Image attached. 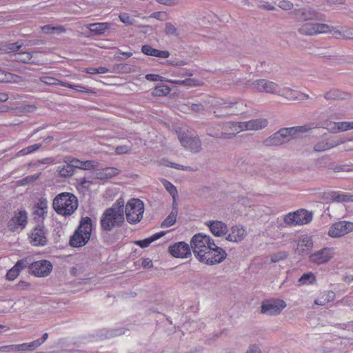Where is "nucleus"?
<instances>
[{
  "instance_id": "46",
  "label": "nucleus",
  "mask_w": 353,
  "mask_h": 353,
  "mask_svg": "<svg viewBox=\"0 0 353 353\" xmlns=\"http://www.w3.org/2000/svg\"><path fill=\"white\" fill-rule=\"evenodd\" d=\"M63 162H70V165L72 166V169H74V170L75 168L82 170L83 161H81L78 159L66 157L64 158Z\"/></svg>"
},
{
  "instance_id": "34",
  "label": "nucleus",
  "mask_w": 353,
  "mask_h": 353,
  "mask_svg": "<svg viewBox=\"0 0 353 353\" xmlns=\"http://www.w3.org/2000/svg\"><path fill=\"white\" fill-rule=\"evenodd\" d=\"M112 71L120 74H129L135 72L136 70L133 65L128 63H117L114 65Z\"/></svg>"
},
{
  "instance_id": "50",
  "label": "nucleus",
  "mask_w": 353,
  "mask_h": 353,
  "mask_svg": "<svg viewBox=\"0 0 353 353\" xmlns=\"http://www.w3.org/2000/svg\"><path fill=\"white\" fill-rule=\"evenodd\" d=\"M338 140H342L343 142L341 144L343 145L342 152H349L353 150V139H345L344 138H337Z\"/></svg>"
},
{
  "instance_id": "43",
  "label": "nucleus",
  "mask_w": 353,
  "mask_h": 353,
  "mask_svg": "<svg viewBox=\"0 0 353 353\" xmlns=\"http://www.w3.org/2000/svg\"><path fill=\"white\" fill-rule=\"evenodd\" d=\"M170 92V89L167 85H159L157 86L153 92L152 94L156 97L165 96Z\"/></svg>"
},
{
  "instance_id": "13",
  "label": "nucleus",
  "mask_w": 353,
  "mask_h": 353,
  "mask_svg": "<svg viewBox=\"0 0 353 353\" xmlns=\"http://www.w3.org/2000/svg\"><path fill=\"white\" fill-rule=\"evenodd\" d=\"M353 231V222L341 221L333 223L327 232L332 238H339Z\"/></svg>"
},
{
  "instance_id": "63",
  "label": "nucleus",
  "mask_w": 353,
  "mask_h": 353,
  "mask_svg": "<svg viewBox=\"0 0 353 353\" xmlns=\"http://www.w3.org/2000/svg\"><path fill=\"white\" fill-rule=\"evenodd\" d=\"M40 173L35 174L32 176H28L21 181H19L21 185H25L31 182H33L39 179Z\"/></svg>"
},
{
  "instance_id": "57",
  "label": "nucleus",
  "mask_w": 353,
  "mask_h": 353,
  "mask_svg": "<svg viewBox=\"0 0 353 353\" xmlns=\"http://www.w3.org/2000/svg\"><path fill=\"white\" fill-rule=\"evenodd\" d=\"M119 17L121 22H123L125 24L129 25V26H133L136 23L135 19L131 18L126 13L120 14Z\"/></svg>"
},
{
  "instance_id": "24",
  "label": "nucleus",
  "mask_w": 353,
  "mask_h": 353,
  "mask_svg": "<svg viewBox=\"0 0 353 353\" xmlns=\"http://www.w3.org/2000/svg\"><path fill=\"white\" fill-rule=\"evenodd\" d=\"M343 141L338 140L336 137H328L319 141L314 145L315 152H324L340 145Z\"/></svg>"
},
{
  "instance_id": "53",
  "label": "nucleus",
  "mask_w": 353,
  "mask_h": 353,
  "mask_svg": "<svg viewBox=\"0 0 353 353\" xmlns=\"http://www.w3.org/2000/svg\"><path fill=\"white\" fill-rule=\"evenodd\" d=\"M22 47L21 44L19 42L8 43L4 46L3 50L6 52H14L18 51Z\"/></svg>"
},
{
  "instance_id": "27",
  "label": "nucleus",
  "mask_w": 353,
  "mask_h": 353,
  "mask_svg": "<svg viewBox=\"0 0 353 353\" xmlns=\"http://www.w3.org/2000/svg\"><path fill=\"white\" fill-rule=\"evenodd\" d=\"M313 247V241L307 235L302 236L297 241L296 251L299 254H303L309 252Z\"/></svg>"
},
{
  "instance_id": "18",
  "label": "nucleus",
  "mask_w": 353,
  "mask_h": 353,
  "mask_svg": "<svg viewBox=\"0 0 353 353\" xmlns=\"http://www.w3.org/2000/svg\"><path fill=\"white\" fill-rule=\"evenodd\" d=\"M334 256V249L332 248H323L312 254L309 256L311 263L316 265H321L327 263Z\"/></svg>"
},
{
  "instance_id": "5",
  "label": "nucleus",
  "mask_w": 353,
  "mask_h": 353,
  "mask_svg": "<svg viewBox=\"0 0 353 353\" xmlns=\"http://www.w3.org/2000/svg\"><path fill=\"white\" fill-rule=\"evenodd\" d=\"M236 102H231L223 99H219L213 102L212 108L215 117L219 119H226L230 115L236 114L234 110L236 108Z\"/></svg>"
},
{
  "instance_id": "36",
  "label": "nucleus",
  "mask_w": 353,
  "mask_h": 353,
  "mask_svg": "<svg viewBox=\"0 0 353 353\" xmlns=\"http://www.w3.org/2000/svg\"><path fill=\"white\" fill-rule=\"evenodd\" d=\"M64 163V165H60L57 168L59 175L64 178L72 176L74 173V170L72 169L70 162Z\"/></svg>"
},
{
  "instance_id": "2",
  "label": "nucleus",
  "mask_w": 353,
  "mask_h": 353,
  "mask_svg": "<svg viewBox=\"0 0 353 353\" xmlns=\"http://www.w3.org/2000/svg\"><path fill=\"white\" fill-rule=\"evenodd\" d=\"M53 208L59 214L71 215L78 207V200L72 193L63 192L58 194L53 201Z\"/></svg>"
},
{
  "instance_id": "37",
  "label": "nucleus",
  "mask_w": 353,
  "mask_h": 353,
  "mask_svg": "<svg viewBox=\"0 0 353 353\" xmlns=\"http://www.w3.org/2000/svg\"><path fill=\"white\" fill-rule=\"evenodd\" d=\"M164 234H165V232H163L156 233L148 239L135 241V244L140 246L142 248H145L148 247L151 243L159 239V238L163 236Z\"/></svg>"
},
{
  "instance_id": "32",
  "label": "nucleus",
  "mask_w": 353,
  "mask_h": 353,
  "mask_svg": "<svg viewBox=\"0 0 353 353\" xmlns=\"http://www.w3.org/2000/svg\"><path fill=\"white\" fill-rule=\"evenodd\" d=\"M48 207V205L47 199L45 198L39 199L34 207V215L39 218H43L45 214H47Z\"/></svg>"
},
{
  "instance_id": "20",
  "label": "nucleus",
  "mask_w": 353,
  "mask_h": 353,
  "mask_svg": "<svg viewBox=\"0 0 353 353\" xmlns=\"http://www.w3.org/2000/svg\"><path fill=\"white\" fill-rule=\"evenodd\" d=\"M52 270V263L47 260H40L32 263L30 266V272L37 276H46Z\"/></svg>"
},
{
  "instance_id": "40",
  "label": "nucleus",
  "mask_w": 353,
  "mask_h": 353,
  "mask_svg": "<svg viewBox=\"0 0 353 353\" xmlns=\"http://www.w3.org/2000/svg\"><path fill=\"white\" fill-rule=\"evenodd\" d=\"M33 52H20L14 54V60L16 61L28 63L33 57Z\"/></svg>"
},
{
  "instance_id": "9",
  "label": "nucleus",
  "mask_w": 353,
  "mask_h": 353,
  "mask_svg": "<svg viewBox=\"0 0 353 353\" xmlns=\"http://www.w3.org/2000/svg\"><path fill=\"white\" fill-rule=\"evenodd\" d=\"M296 132L295 128H282L265 139L264 143L268 146L281 145L289 142Z\"/></svg>"
},
{
  "instance_id": "61",
  "label": "nucleus",
  "mask_w": 353,
  "mask_h": 353,
  "mask_svg": "<svg viewBox=\"0 0 353 353\" xmlns=\"http://www.w3.org/2000/svg\"><path fill=\"white\" fill-rule=\"evenodd\" d=\"M182 85H185L188 87H196L201 85V83L199 81L194 79H186L183 80Z\"/></svg>"
},
{
  "instance_id": "44",
  "label": "nucleus",
  "mask_w": 353,
  "mask_h": 353,
  "mask_svg": "<svg viewBox=\"0 0 353 353\" xmlns=\"http://www.w3.org/2000/svg\"><path fill=\"white\" fill-rule=\"evenodd\" d=\"M41 144H34V145L28 146V147L21 150L20 151H19L18 153L17 154V156L19 157V156H23V155L30 154L32 152H34V151L39 150L41 148Z\"/></svg>"
},
{
  "instance_id": "47",
  "label": "nucleus",
  "mask_w": 353,
  "mask_h": 353,
  "mask_svg": "<svg viewBox=\"0 0 353 353\" xmlns=\"http://www.w3.org/2000/svg\"><path fill=\"white\" fill-rule=\"evenodd\" d=\"M185 106H188L190 109H191L194 112H201L204 110V105L201 103H191L188 105L181 104L180 105L181 110H184L185 109Z\"/></svg>"
},
{
  "instance_id": "26",
  "label": "nucleus",
  "mask_w": 353,
  "mask_h": 353,
  "mask_svg": "<svg viewBox=\"0 0 353 353\" xmlns=\"http://www.w3.org/2000/svg\"><path fill=\"white\" fill-rule=\"evenodd\" d=\"M323 97L327 101L347 100L351 98V95L347 92L336 88H332L325 92L323 94Z\"/></svg>"
},
{
  "instance_id": "60",
  "label": "nucleus",
  "mask_w": 353,
  "mask_h": 353,
  "mask_svg": "<svg viewBox=\"0 0 353 353\" xmlns=\"http://www.w3.org/2000/svg\"><path fill=\"white\" fill-rule=\"evenodd\" d=\"M328 31L326 32L327 33L332 34L334 35L336 38H342L341 31L342 28L341 27L340 28H334L333 26H330L328 25Z\"/></svg>"
},
{
  "instance_id": "16",
  "label": "nucleus",
  "mask_w": 353,
  "mask_h": 353,
  "mask_svg": "<svg viewBox=\"0 0 353 353\" xmlns=\"http://www.w3.org/2000/svg\"><path fill=\"white\" fill-rule=\"evenodd\" d=\"M328 25L323 23H305L299 28V32L303 35L313 36L319 34H326Z\"/></svg>"
},
{
  "instance_id": "33",
  "label": "nucleus",
  "mask_w": 353,
  "mask_h": 353,
  "mask_svg": "<svg viewBox=\"0 0 353 353\" xmlns=\"http://www.w3.org/2000/svg\"><path fill=\"white\" fill-rule=\"evenodd\" d=\"M21 81V77L10 72H6L0 70V82L1 83H19Z\"/></svg>"
},
{
  "instance_id": "58",
  "label": "nucleus",
  "mask_w": 353,
  "mask_h": 353,
  "mask_svg": "<svg viewBox=\"0 0 353 353\" xmlns=\"http://www.w3.org/2000/svg\"><path fill=\"white\" fill-rule=\"evenodd\" d=\"M277 5L285 10H290L293 8V3L290 0H279Z\"/></svg>"
},
{
  "instance_id": "48",
  "label": "nucleus",
  "mask_w": 353,
  "mask_h": 353,
  "mask_svg": "<svg viewBox=\"0 0 353 353\" xmlns=\"http://www.w3.org/2000/svg\"><path fill=\"white\" fill-rule=\"evenodd\" d=\"M124 205L125 202L123 199H118L116 203L110 209L113 210L114 212L124 215Z\"/></svg>"
},
{
  "instance_id": "17",
  "label": "nucleus",
  "mask_w": 353,
  "mask_h": 353,
  "mask_svg": "<svg viewBox=\"0 0 353 353\" xmlns=\"http://www.w3.org/2000/svg\"><path fill=\"white\" fill-rule=\"evenodd\" d=\"M287 306L286 303L281 299H272L263 302L261 312L268 315H277Z\"/></svg>"
},
{
  "instance_id": "12",
  "label": "nucleus",
  "mask_w": 353,
  "mask_h": 353,
  "mask_svg": "<svg viewBox=\"0 0 353 353\" xmlns=\"http://www.w3.org/2000/svg\"><path fill=\"white\" fill-rule=\"evenodd\" d=\"M247 85L256 92L272 94H276L279 86V84L265 79H257L254 81H249Z\"/></svg>"
},
{
  "instance_id": "29",
  "label": "nucleus",
  "mask_w": 353,
  "mask_h": 353,
  "mask_svg": "<svg viewBox=\"0 0 353 353\" xmlns=\"http://www.w3.org/2000/svg\"><path fill=\"white\" fill-rule=\"evenodd\" d=\"M246 129L248 130H260L265 128L268 124V120L263 118H259L245 121Z\"/></svg>"
},
{
  "instance_id": "3",
  "label": "nucleus",
  "mask_w": 353,
  "mask_h": 353,
  "mask_svg": "<svg viewBox=\"0 0 353 353\" xmlns=\"http://www.w3.org/2000/svg\"><path fill=\"white\" fill-rule=\"evenodd\" d=\"M92 228V220L90 217H82L79 226L71 236L70 244L74 248L82 247L89 241Z\"/></svg>"
},
{
  "instance_id": "22",
  "label": "nucleus",
  "mask_w": 353,
  "mask_h": 353,
  "mask_svg": "<svg viewBox=\"0 0 353 353\" xmlns=\"http://www.w3.org/2000/svg\"><path fill=\"white\" fill-rule=\"evenodd\" d=\"M228 232L225 239L232 243L241 242L247 236L246 229L239 225L232 226Z\"/></svg>"
},
{
  "instance_id": "54",
  "label": "nucleus",
  "mask_w": 353,
  "mask_h": 353,
  "mask_svg": "<svg viewBox=\"0 0 353 353\" xmlns=\"http://www.w3.org/2000/svg\"><path fill=\"white\" fill-rule=\"evenodd\" d=\"M121 173V170L117 168L107 167L105 168V174L106 179H110L113 176H117Z\"/></svg>"
},
{
  "instance_id": "10",
  "label": "nucleus",
  "mask_w": 353,
  "mask_h": 353,
  "mask_svg": "<svg viewBox=\"0 0 353 353\" xmlns=\"http://www.w3.org/2000/svg\"><path fill=\"white\" fill-rule=\"evenodd\" d=\"M312 220V214L305 209L290 212L283 217V222L290 226L309 223Z\"/></svg>"
},
{
  "instance_id": "31",
  "label": "nucleus",
  "mask_w": 353,
  "mask_h": 353,
  "mask_svg": "<svg viewBox=\"0 0 353 353\" xmlns=\"http://www.w3.org/2000/svg\"><path fill=\"white\" fill-rule=\"evenodd\" d=\"M110 23L108 22L94 23L87 26L91 32L94 35L103 34L107 30L110 29Z\"/></svg>"
},
{
  "instance_id": "25",
  "label": "nucleus",
  "mask_w": 353,
  "mask_h": 353,
  "mask_svg": "<svg viewBox=\"0 0 353 353\" xmlns=\"http://www.w3.org/2000/svg\"><path fill=\"white\" fill-rule=\"evenodd\" d=\"M210 232L217 237H222L227 234L228 228L225 223L218 220H210L205 222Z\"/></svg>"
},
{
  "instance_id": "55",
  "label": "nucleus",
  "mask_w": 353,
  "mask_h": 353,
  "mask_svg": "<svg viewBox=\"0 0 353 353\" xmlns=\"http://www.w3.org/2000/svg\"><path fill=\"white\" fill-rule=\"evenodd\" d=\"M132 148V145H119L115 148V153L117 154H124L129 153Z\"/></svg>"
},
{
  "instance_id": "51",
  "label": "nucleus",
  "mask_w": 353,
  "mask_h": 353,
  "mask_svg": "<svg viewBox=\"0 0 353 353\" xmlns=\"http://www.w3.org/2000/svg\"><path fill=\"white\" fill-rule=\"evenodd\" d=\"M40 81L47 85H61V83H65V82L59 81L54 77H41L40 78Z\"/></svg>"
},
{
  "instance_id": "8",
  "label": "nucleus",
  "mask_w": 353,
  "mask_h": 353,
  "mask_svg": "<svg viewBox=\"0 0 353 353\" xmlns=\"http://www.w3.org/2000/svg\"><path fill=\"white\" fill-rule=\"evenodd\" d=\"M178 139L183 147L193 153H198L202 150L201 141L197 137L189 134L188 130H177Z\"/></svg>"
},
{
  "instance_id": "11",
  "label": "nucleus",
  "mask_w": 353,
  "mask_h": 353,
  "mask_svg": "<svg viewBox=\"0 0 353 353\" xmlns=\"http://www.w3.org/2000/svg\"><path fill=\"white\" fill-rule=\"evenodd\" d=\"M296 21L303 22L307 21H321L325 18V15L319 12L311 7H305L295 9L293 12Z\"/></svg>"
},
{
  "instance_id": "15",
  "label": "nucleus",
  "mask_w": 353,
  "mask_h": 353,
  "mask_svg": "<svg viewBox=\"0 0 353 353\" xmlns=\"http://www.w3.org/2000/svg\"><path fill=\"white\" fill-rule=\"evenodd\" d=\"M276 95L285 99L287 101H304L310 98L308 94L292 90V88L279 85L276 92Z\"/></svg>"
},
{
  "instance_id": "39",
  "label": "nucleus",
  "mask_w": 353,
  "mask_h": 353,
  "mask_svg": "<svg viewBox=\"0 0 353 353\" xmlns=\"http://www.w3.org/2000/svg\"><path fill=\"white\" fill-rule=\"evenodd\" d=\"M332 126L329 131L332 133H338L349 130L347 121L334 122L331 123Z\"/></svg>"
},
{
  "instance_id": "14",
  "label": "nucleus",
  "mask_w": 353,
  "mask_h": 353,
  "mask_svg": "<svg viewBox=\"0 0 353 353\" xmlns=\"http://www.w3.org/2000/svg\"><path fill=\"white\" fill-rule=\"evenodd\" d=\"M28 223V212L25 210H17L12 214L8 222V228L10 231H16L19 228H26Z\"/></svg>"
},
{
  "instance_id": "21",
  "label": "nucleus",
  "mask_w": 353,
  "mask_h": 353,
  "mask_svg": "<svg viewBox=\"0 0 353 353\" xmlns=\"http://www.w3.org/2000/svg\"><path fill=\"white\" fill-rule=\"evenodd\" d=\"M30 239L34 246L44 245L47 243V230L43 225L39 224L32 229Z\"/></svg>"
},
{
  "instance_id": "49",
  "label": "nucleus",
  "mask_w": 353,
  "mask_h": 353,
  "mask_svg": "<svg viewBox=\"0 0 353 353\" xmlns=\"http://www.w3.org/2000/svg\"><path fill=\"white\" fill-rule=\"evenodd\" d=\"M165 32L168 36L177 37L179 34L178 29L171 23H165Z\"/></svg>"
},
{
  "instance_id": "38",
  "label": "nucleus",
  "mask_w": 353,
  "mask_h": 353,
  "mask_svg": "<svg viewBox=\"0 0 353 353\" xmlns=\"http://www.w3.org/2000/svg\"><path fill=\"white\" fill-rule=\"evenodd\" d=\"M345 0H324L323 2V10L327 11L334 10L340 6L344 5Z\"/></svg>"
},
{
  "instance_id": "1",
  "label": "nucleus",
  "mask_w": 353,
  "mask_h": 353,
  "mask_svg": "<svg viewBox=\"0 0 353 353\" xmlns=\"http://www.w3.org/2000/svg\"><path fill=\"white\" fill-rule=\"evenodd\" d=\"M190 245L197 259L206 265L221 263L227 257L226 252L217 246L214 239L206 234L199 233L194 235Z\"/></svg>"
},
{
  "instance_id": "56",
  "label": "nucleus",
  "mask_w": 353,
  "mask_h": 353,
  "mask_svg": "<svg viewBox=\"0 0 353 353\" xmlns=\"http://www.w3.org/2000/svg\"><path fill=\"white\" fill-rule=\"evenodd\" d=\"M61 86L74 89V90H76L77 91L81 92H89L88 88H87L84 86H82V85H74V84H70V83L65 82V83H61Z\"/></svg>"
},
{
  "instance_id": "42",
  "label": "nucleus",
  "mask_w": 353,
  "mask_h": 353,
  "mask_svg": "<svg viewBox=\"0 0 353 353\" xmlns=\"http://www.w3.org/2000/svg\"><path fill=\"white\" fill-rule=\"evenodd\" d=\"M176 220V212L172 211L168 216L162 222V228H168L174 225Z\"/></svg>"
},
{
  "instance_id": "64",
  "label": "nucleus",
  "mask_w": 353,
  "mask_h": 353,
  "mask_svg": "<svg viewBox=\"0 0 353 353\" xmlns=\"http://www.w3.org/2000/svg\"><path fill=\"white\" fill-rule=\"evenodd\" d=\"M150 17L157 19L159 21H165L168 19V14L165 12H155L151 14Z\"/></svg>"
},
{
  "instance_id": "41",
  "label": "nucleus",
  "mask_w": 353,
  "mask_h": 353,
  "mask_svg": "<svg viewBox=\"0 0 353 353\" xmlns=\"http://www.w3.org/2000/svg\"><path fill=\"white\" fill-rule=\"evenodd\" d=\"M41 30H43V32H45L46 34H53L55 32H57L58 33H63L65 32V29L61 26H57V27H53L50 25H46V26L41 27Z\"/></svg>"
},
{
  "instance_id": "59",
  "label": "nucleus",
  "mask_w": 353,
  "mask_h": 353,
  "mask_svg": "<svg viewBox=\"0 0 353 353\" xmlns=\"http://www.w3.org/2000/svg\"><path fill=\"white\" fill-rule=\"evenodd\" d=\"M342 31V38L346 39H353V29L347 28V27H341Z\"/></svg>"
},
{
  "instance_id": "52",
  "label": "nucleus",
  "mask_w": 353,
  "mask_h": 353,
  "mask_svg": "<svg viewBox=\"0 0 353 353\" xmlns=\"http://www.w3.org/2000/svg\"><path fill=\"white\" fill-rule=\"evenodd\" d=\"M163 184L165 187V188L169 192V193L171 194V196L173 197V199H175V197L177 196V190L175 188V186L169 182L168 181L164 179L163 181Z\"/></svg>"
},
{
  "instance_id": "62",
  "label": "nucleus",
  "mask_w": 353,
  "mask_h": 353,
  "mask_svg": "<svg viewBox=\"0 0 353 353\" xmlns=\"http://www.w3.org/2000/svg\"><path fill=\"white\" fill-rule=\"evenodd\" d=\"M19 274V271L18 270L17 267H13L11 268L6 274V277L10 281L14 280L18 275Z\"/></svg>"
},
{
  "instance_id": "6",
  "label": "nucleus",
  "mask_w": 353,
  "mask_h": 353,
  "mask_svg": "<svg viewBox=\"0 0 353 353\" xmlns=\"http://www.w3.org/2000/svg\"><path fill=\"white\" fill-rule=\"evenodd\" d=\"M48 338V334L44 333L41 338L38 339L30 343H24L21 344L8 345L0 347V352H23L27 351H34L41 346Z\"/></svg>"
},
{
  "instance_id": "28",
  "label": "nucleus",
  "mask_w": 353,
  "mask_h": 353,
  "mask_svg": "<svg viewBox=\"0 0 353 353\" xmlns=\"http://www.w3.org/2000/svg\"><path fill=\"white\" fill-rule=\"evenodd\" d=\"M141 52L142 53L148 56H152L163 59L168 58L170 55L169 51L155 49L150 45H143L141 47Z\"/></svg>"
},
{
  "instance_id": "30",
  "label": "nucleus",
  "mask_w": 353,
  "mask_h": 353,
  "mask_svg": "<svg viewBox=\"0 0 353 353\" xmlns=\"http://www.w3.org/2000/svg\"><path fill=\"white\" fill-rule=\"evenodd\" d=\"M336 298L335 293L332 290L325 291L319 294L315 299L314 303L317 305H325L327 303L333 301Z\"/></svg>"
},
{
  "instance_id": "4",
  "label": "nucleus",
  "mask_w": 353,
  "mask_h": 353,
  "mask_svg": "<svg viewBox=\"0 0 353 353\" xmlns=\"http://www.w3.org/2000/svg\"><path fill=\"white\" fill-rule=\"evenodd\" d=\"M127 221L130 224L139 223L143 218L144 204L139 199H130L125 205V209Z\"/></svg>"
},
{
  "instance_id": "23",
  "label": "nucleus",
  "mask_w": 353,
  "mask_h": 353,
  "mask_svg": "<svg viewBox=\"0 0 353 353\" xmlns=\"http://www.w3.org/2000/svg\"><path fill=\"white\" fill-rule=\"evenodd\" d=\"M169 252L176 258H188L191 254L189 245L185 242H179L169 247Z\"/></svg>"
},
{
  "instance_id": "19",
  "label": "nucleus",
  "mask_w": 353,
  "mask_h": 353,
  "mask_svg": "<svg viewBox=\"0 0 353 353\" xmlns=\"http://www.w3.org/2000/svg\"><path fill=\"white\" fill-rule=\"evenodd\" d=\"M228 128L230 130H232L233 132L232 133L227 134L225 132H221L220 134H219V133L213 134L210 132V130L209 129L208 130V134L209 136L212 137L225 139H228V138L234 137L236 134H238L241 132L247 131L245 121L230 122V123H228Z\"/></svg>"
},
{
  "instance_id": "45",
  "label": "nucleus",
  "mask_w": 353,
  "mask_h": 353,
  "mask_svg": "<svg viewBox=\"0 0 353 353\" xmlns=\"http://www.w3.org/2000/svg\"><path fill=\"white\" fill-rule=\"evenodd\" d=\"M289 256L288 252L285 251H281L273 254L271 256L270 261L272 263H276L287 259Z\"/></svg>"
},
{
  "instance_id": "35",
  "label": "nucleus",
  "mask_w": 353,
  "mask_h": 353,
  "mask_svg": "<svg viewBox=\"0 0 353 353\" xmlns=\"http://www.w3.org/2000/svg\"><path fill=\"white\" fill-rule=\"evenodd\" d=\"M316 282V276L311 272L303 274L298 280L297 285H312Z\"/></svg>"
},
{
  "instance_id": "7",
  "label": "nucleus",
  "mask_w": 353,
  "mask_h": 353,
  "mask_svg": "<svg viewBox=\"0 0 353 353\" xmlns=\"http://www.w3.org/2000/svg\"><path fill=\"white\" fill-rule=\"evenodd\" d=\"M124 215L114 212L110 208L107 209L101 218L102 230L110 231L117 226H121L124 222Z\"/></svg>"
}]
</instances>
